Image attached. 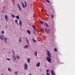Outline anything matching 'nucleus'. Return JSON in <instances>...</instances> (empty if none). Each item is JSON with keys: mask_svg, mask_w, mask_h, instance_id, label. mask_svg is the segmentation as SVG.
<instances>
[{"mask_svg": "<svg viewBox=\"0 0 75 75\" xmlns=\"http://www.w3.org/2000/svg\"><path fill=\"white\" fill-rule=\"evenodd\" d=\"M41 31L42 32V33H44V29H41Z\"/></svg>", "mask_w": 75, "mask_h": 75, "instance_id": "17", "label": "nucleus"}, {"mask_svg": "<svg viewBox=\"0 0 75 75\" xmlns=\"http://www.w3.org/2000/svg\"><path fill=\"white\" fill-rule=\"evenodd\" d=\"M22 6L23 8H25V7H24V4H23V3L22 2Z\"/></svg>", "mask_w": 75, "mask_h": 75, "instance_id": "23", "label": "nucleus"}, {"mask_svg": "<svg viewBox=\"0 0 75 75\" xmlns=\"http://www.w3.org/2000/svg\"><path fill=\"white\" fill-rule=\"evenodd\" d=\"M1 75H2V74H1Z\"/></svg>", "mask_w": 75, "mask_h": 75, "instance_id": "43", "label": "nucleus"}, {"mask_svg": "<svg viewBox=\"0 0 75 75\" xmlns=\"http://www.w3.org/2000/svg\"><path fill=\"white\" fill-rule=\"evenodd\" d=\"M46 72H47V73L49 72V69H47V70Z\"/></svg>", "mask_w": 75, "mask_h": 75, "instance_id": "31", "label": "nucleus"}, {"mask_svg": "<svg viewBox=\"0 0 75 75\" xmlns=\"http://www.w3.org/2000/svg\"><path fill=\"white\" fill-rule=\"evenodd\" d=\"M8 70L10 72H11V69L10 68H8Z\"/></svg>", "mask_w": 75, "mask_h": 75, "instance_id": "20", "label": "nucleus"}, {"mask_svg": "<svg viewBox=\"0 0 75 75\" xmlns=\"http://www.w3.org/2000/svg\"><path fill=\"white\" fill-rule=\"evenodd\" d=\"M51 16L52 18H54V16H53V15H51Z\"/></svg>", "mask_w": 75, "mask_h": 75, "instance_id": "35", "label": "nucleus"}, {"mask_svg": "<svg viewBox=\"0 0 75 75\" xmlns=\"http://www.w3.org/2000/svg\"><path fill=\"white\" fill-rule=\"evenodd\" d=\"M28 45H27L24 46V48H28Z\"/></svg>", "mask_w": 75, "mask_h": 75, "instance_id": "14", "label": "nucleus"}, {"mask_svg": "<svg viewBox=\"0 0 75 75\" xmlns=\"http://www.w3.org/2000/svg\"><path fill=\"white\" fill-rule=\"evenodd\" d=\"M6 38H4V42H5L6 43Z\"/></svg>", "mask_w": 75, "mask_h": 75, "instance_id": "27", "label": "nucleus"}, {"mask_svg": "<svg viewBox=\"0 0 75 75\" xmlns=\"http://www.w3.org/2000/svg\"><path fill=\"white\" fill-rule=\"evenodd\" d=\"M48 32L50 33V29H48Z\"/></svg>", "mask_w": 75, "mask_h": 75, "instance_id": "33", "label": "nucleus"}, {"mask_svg": "<svg viewBox=\"0 0 75 75\" xmlns=\"http://www.w3.org/2000/svg\"><path fill=\"white\" fill-rule=\"evenodd\" d=\"M40 62H38V63H37L36 64V67H40Z\"/></svg>", "mask_w": 75, "mask_h": 75, "instance_id": "7", "label": "nucleus"}, {"mask_svg": "<svg viewBox=\"0 0 75 75\" xmlns=\"http://www.w3.org/2000/svg\"><path fill=\"white\" fill-rule=\"evenodd\" d=\"M24 68L25 70H27V68H28V66L26 63H25L24 65Z\"/></svg>", "mask_w": 75, "mask_h": 75, "instance_id": "2", "label": "nucleus"}, {"mask_svg": "<svg viewBox=\"0 0 75 75\" xmlns=\"http://www.w3.org/2000/svg\"><path fill=\"white\" fill-rule=\"evenodd\" d=\"M41 11L42 12V9H41Z\"/></svg>", "mask_w": 75, "mask_h": 75, "instance_id": "39", "label": "nucleus"}, {"mask_svg": "<svg viewBox=\"0 0 75 75\" xmlns=\"http://www.w3.org/2000/svg\"><path fill=\"white\" fill-rule=\"evenodd\" d=\"M18 7L19 10V11H20L21 12V7H20V5H19V4H18Z\"/></svg>", "mask_w": 75, "mask_h": 75, "instance_id": "5", "label": "nucleus"}, {"mask_svg": "<svg viewBox=\"0 0 75 75\" xmlns=\"http://www.w3.org/2000/svg\"><path fill=\"white\" fill-rule=\"evenodd\" d=\"M16 17L17 19H20V17H19L18 15L17 16H16Z\"/></svg>", "mask_w": 75, "mask_h": 75, "instance_id": "19", "label": "nucleus"}, {"mask_svg": "<svg viewBox=\"0 0 75 75\" xmlns=\"http://www.w3.org/2000/svg\"><path fill=\"white\" fill-rule=\"evenodd\" d=\"M12 1H14V0H12Z\"/></svg>", "mask_w": 75, "mask_h": 75, "instance_id": "42", "label": "nucleus"}, {"mask_svg": "<svg viewBox=\"0 0 75 75\" xmlns=\"http://www.w3.org/2000/svg\"><path fill=\"white\" fill-rule=\"evenodd\" d=\"M7 60H11V59H8V58H7Z\"/></svg>", "mask_w": 75, "mask_h": 75, "instance_id": "37", "label": "nucleus"}, {"mask_svg": "<svg viewBox=\"0 0 75 75\" xmlns=\"http://www.w3.org/2000/svg\"><path fill=\"white\" fill-rule=\"evenodd\" d=\"M5 20L7 22V21H8V18L7 16L6 15L5 17Z\"/></svg>", "mask_w": 75, "mask_h": 75, "instance_id": "3", "label": "nucleus"}, {"mask_svg": "<svg viewBox=\"0 0 75 75\" xmlns=\"http://www.w3.org/2000/svg\"><path fill=\"white\" fill-rule=\"evenodd\" d=\"M47 54L49 57V58L48 57H47V60L48 62L49 63H51V59L50 58H51V54L50 52L48 50H47Z\"/></svg>", "mask_w": 75, "mask_h": 75, "instance_id": "1", "label": "nucleus"}, {"mask_svg": "<svg viewBox=\"0 0 75 75\" xmlns=\"http://www.w3.org/2000/svg\"><path fill=\"white\" fill-rule=\"evenodd\" d=\"M30 58H28L27 60L28 62H30Z\"/></svg>", "mask_w": 75, "mask_h": 75, "instance_id": "21", "label": "nucleus"}, {"mask_svg": "<svg viewBox=\"0 0 75 75\" xmlns=\"http://www.w3.org/2000/svg\"><path fill=\"white\" fill-rule=\"evenodd\" d=\"M9 54H10V52H9Z\"/></svg>", "mask_w": 75, "mask_h": 75, "instance_id": "41", "label": "nucleus"}, {"mask_svg": "<svg viewBox=\"0 0 75 75\" xmlns=\"http://www.w3.org/2000/svg\"><path fill=\"white\" fill-rule=\"evenodd\" d=\"M17 59H20V57L18 56L17 55Z\"/></svg>", "mask_w": 75, "mask_h": 75, "instance_id": "28", "label": "nucleus"}, {"mask_svg": "<svg viewBox=\"0 0 75 75\" xmlns=\"http://www.w3.org/2000/svg\"><path fill=\"white\" fill-rule=\"evenodd\" d=\"M27 32L28 33V34H31V33L30 32V30H27Z\"/></svg>", "mask_w": 75, "mask_h": 75, "instance_id": "11", "label": "nucleus"}, {"mask_svg": "<svg viewBox=\"0 0 75 75\" xmlns=\"http://www.w3.org/2000/svg\"><path fill=\"white\" fill-rule=\"evenodd\" d=\"M34 54L35 56H37V52H35Z\"/></svg>", "mask_w": 75, "mask_h": 75, "instance_id": "15", "label": "nucleus"}, {"mask_svg": "<svg viewBox=\"0 0 75 75\" xmlns=\"http://www.w3.org/2000/svg\"><path fill=\"white\" fill-rule=\"evenodd\" d=\"M15 74H16V75H17V74H18V72H17V71H15Z\"/></svg>", "mask_w": 75, "mask_h": 75, "instance_id": "30", "label": "nucleus"}, {"mask_svg": "<svg viewBox=\"0 0 75 75\" xmlns=\"http://www.w3.org/2000/svg\"><path fill=\"white\" fill-rule=\"evenodd\" d=\"M46 1H47V3H50V1H49V0H46Z\"/></svg>", "mask_w": 75, "mask_h": 75, "instance_id": "29", "label": "nucleus"}, {"mask_svg": "<svg viewBox=\"0 0 75 75\" xmlns=\"http://www.w3.org/2000/svg\"><path fill=\"white\" fill-rule=\"evenodd\" d=\"M45 25H46V27H48L49 26V25H48L47 23H45Z\"/></svg>", "mask_w": 75, "mask_h": 75, "instance_id": "12", "label": "nucleus"}, {"mask_svg": "<svg viewBox=\"0 0 75 75\" xmlns=\"http://www.w3.org/2000/svg\"><path fill=\"white\" fill-rule=\"evenodd\" d=\"M47 75H50L49 73H47Z\"/></svg>", "mask_w": 75, "mask_h": 75, "instance_id": "38", "label": "nucleus"}, {"mask_svg": "<svg viewBox=\"0 0 75 75\" xmlns=\"http://www.w3.org/2000/svg\"><path fill=\"white\" fill-rule=\"evenodd\" d=\"M2 34H4V31H2Z\"/></svg>", "mask_w": 75, "mask_h": 75, "instance_id": "36", "label": "nucleus"}, {"mask_svg": "<svg viewBox=\"0 0 75 75\" xmlns=\"http://www.w3.org/2000/svg\"><path fill=\"white\" fill-rule=\"evenodd\" d=\"M26 41L28 44H29V42H28V39H27V38H26Z\"/></svg>", "mask_w": 75, "mask_h": 75, "instance_id": "18", "label": "nucleus"}, {"mask_svg": "<svg viewBox=\"0 0 75 75\" xmlns=\"http://www.w3.org/2000/svg\"><path fill=\"white\" fill-rule=\"evenodd\" d=\"M40 23H41V24H44V21H40Z\"/></svg>", "mask_w": 75, "mask_h": 75, "instance_id": "16", "label": "nucleus"}, {"mask_svg": "<svg viewBox=\"0 0 75 75\" xmlns=\"http://www.w3.org/2000/svg\"><path fill=\"white\" fill-rule=\"evenodd\" d=\"M32 27L33 28L34 30H35V26H34V25H33Z\"/></svg>", "mask_w": 75, "mask_h": 75, "instance_id": "13", "label": "nucleus"}, {"mask_svg": "<svg viewBox=\"0 0 75 75\" xmlns=\"http://www.w3.org/2000/svg\"><path fill=\"white\" fill-rule=\"evenodd\" d=\"M33 40L34 42H37V41L35 40L34 39V38H33Z\"/></svg>", "mask_w": 75, "mask_h": 75, "instance_id": "25", "label": "nucleus"}, {"mask_svg": "<svg viewBox=\"0 0 75 75\" xmlns=\"http://www.w3.org/2000/svg\"><path fill=\"white\" fill-rule=\"evenodd\" d=\"M31 6H32V4H31V5H30V7H31Z\"/></svg>", "mask_w": 75, "mask_h": 75, "instance_id": "40", "label": "nucleus"}, {"mask_svg": "<svg viewBox=\"0 0 75 75\" xmlns=\"http://www.w3.org/2000/svg\"><path fill=\"white\" fill-rule=\"evenodd\" d=\"M54 51H55V52H57V48H55L54 49Z\"/></svg>", "mask_w": 75, "mask_h": 75, "instance_id": "26", "label": "nucleus"}, {"mask_svg": "<svg viewBox=\"0 0 75 75\" xmlns=\"http://www.w3.org/2000/svg\"><path fill=\"white\" fill-rule=\"evenodd\" d=\"M12 53L13 54H15V52H14V51H12Z\"/></svg>", "mask_w": 75, "mask_h": 75, "instance_id": "32", "label": "nucleus"}, {"mask_svg": "<svg viewBox=\"0 0 75 75\" xmlns=\"http://www.w3.org/2000/svg\"><path fill=\"white\" fill-rule=\"evenodd\" d=\"M15 23L17 24H18V20L16 19L15 21Z\"/></svg>", "mask_w": 75, "mask_h": 75, "instance_id": "10", "label": "nucleus"}, {"mask_svg": "<svg viewBox=\"0 0 75 75\" xmlns=\"http://www.w3.org/2000/svg\"><path fill=\"white\" fill-rule=\"evenodd\" d=\"M21 41H22V40H21V38H20V39L19 40V42L20 43L21 42Z\"/></svg>", "mask_w": 75, "mask_h": 75, "instance_id": "24", "label": "nucleus"}, {"mask_svg": "<svg viewBox=\"0 0 75 75\" xmlns=\"http://www.w3.org/2000/svg\"><path fill=\"white\" fill-rule=\"evenodd\" d=\"M13 60L14 61H15L16 60V57H15V55H13Z\"/></svg>", "mask_w": 75, "mask_h": 75, "instance_id": "6", "label": "nucleus"}, {"mask_svg": "<svg viewBox=\"0 0 75 75\" xmlns=\"http://www.w3.org/2000/svg\"><path fill=\"white\" fill-rule=\"evenodd\" d=\"M51 72H52V75H54V72H53V71L52 70H51Z\"/></svg>", "mask_w": 75, "mask_h": 75, "instance_id": "22", "label": "nucleus"}, {"mask_svg": "<svg viewBox=\"0 0 75 75\" xmlns=\"http://www.w3.org/2000/svg\"><path fill=\"white\" fill-rule=\"evenodd\" d=\"M24 3L25 4V7H27V2H26V1H24Z\"/></svg>", "mask_w": 75, "mask_h": 75, "instance_id": "9", "label": "nucleus"}, {"mask_svg": "<svg viewBox=\"0 0 75 75\" xmlns=\"http://www.w3.org/2000/svg\"><path fill=\"white\" fill-rule=\"evenodd\" d=\"M12 17H15V16L14 15H12Z\"/></svg>", "mask_w": 75, "mask_h": 75, "instance_id": "34", "label": "nucleus"}, {"mask_svg": "<svg viewBox=\"0 0 75 75\" xmlns=\"http://www.w3.org/2000/svg\"><path fill=\"white\" fill-rule=\"evenodd\" d=\"M19 24L20 25H22V23H21V20H19Z\"/></svg>", "mask_w": 75, "mask_h": 75, "instance_id": "8", "label": "nucleus"}, {"mask_svg": "<svg viewBox=\"0 0 75 75\" xmlns=\"http://www.w3.org/2000/svg\"><path fill=\"white\" fill-rule=\"evenodd\" d=\"M0 38L1 40H3V38H4V36L3 35H1L0 36Z\"/></svg>", "mask_w": 75, "mask_h": 75, "instance_id": "4", "label": "nucleus"}]
</instances>
